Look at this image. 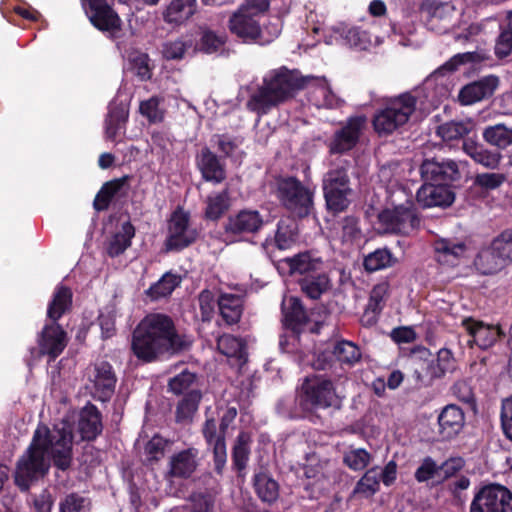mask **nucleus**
<instances>
[{
  "label": "nucleus",
  "mask_w": 512,
  "mask_h": 512,
  "mask_svg": "<svg viewBox=\"0 0 512 512\" xmlns=\"http://www.w3.org/2000/svg\"><path fill=\"white\" fill-rule=\"evenodd\" d=\"M507 181L504 173L484 172L478 173L474 177V186L485 191L496 190Z\"/></svg>",
  "instance_id": "6e6d98bb"
},
{
  "label": "nucleus",
  "mask_w": 512,
  "mask_h": 512,
  "mask_svg": "<svg viewBox=\"0 0 512 512\" xmlns=\"http://www.w3.org/2000/svg\"><path fill=\"white\" fill-rule=\"evenodd\" d=\"M507 26L499 35L495 44V53L499 57H506L512 50V11L507 12Z\"/></svg>",
  "instance_id": "13d9d810"
},
{
  "label": "nucleus",
  "mask_w": 512,
  "mask_h": 512,
  "mask_svg": "<svg viewBox=\"0 0 512 512\" xmlns=\"http://www.w3.org/2000/svg\"><path fill=\"white\" fill-rule=\"evenodd\" d=\"M496 248H498L506 260L512 263V228L506 229L494 239Z\"/></svg>",
  "instance_id": "774afa93"
},
{
  "label": "nucleus",
  "mask_w": 512,
  "mask_h": 512,
  "mask_svg": "<svg viewBox=\"0 0 512 512\" xmlns=\"http://www.w3.org/2000/svg\"><path fill=\"white\" fill-rule=\"evenodd\" d=\"M397 259L387 248H379L365 256L363 266L368 272H375L393 266Z\"/></svg>",
  "instance_id": "37998d69"
},
{
  "label": "nucleus",
  "mask_w": 512,
  "mask_h": 512,
  "mask_svg": "<svg viewBox=\"0 0 512 512\" xmlns=\"http://www.w3.org/2000/svg\"><path fill=\"white\" fill-rule=\"evenodd\" d=\"M421 10L429 15L428 26L438 32H446L450 26V18L453 9L450 5L434 0H425L421 4Z\"/></svg>",
  "instance_id": "bb28decb"
},
{
  "label": "nucleus",
  "mask_w": 512,
  "mask_h": 512,
  "mask_svg": "<svg viewBox=\"0 0 512 512\" xmlns=\"http://www.w3.org/2000/svg\"><path fill=\"white\" fill-rule=\"evenodd\" d=\"M60 512H89V501L76 493H71L60 502Z\"/></svg>",
  "instance_id": "e2e57ef3"
},
{
  "label": "nucleus",
  "mask_w": 512,
  "mask_h": 512,
  "mask_svg": "<svg viewBox=\"0 0 512 512\" xmlns=\"http://www.w3.org/2000/svg\"><path fill=\"white\" fill-rule=\"evenodd\" d=\"M414 371L413 377L417 383L428 386L434 379L443 377V374L437 371L434 360L431 361H413Z\"/></svg>",
  "instance_id": "8fccbe9b"
},
{
  "label": "nucleus",
  "mask_w": 512,
  "mask_h": 512,
  "mask_svg": "<svg viewBox=\"0 0 512 512\" xmlns=\"http://www.w3.org/2000/svg\"><path fill=\"white\" fill-rule=\"evenodd\" d=\"M91 395L94 399L105 402L109 400L115 391L116 376L112 366L107 362L95 364L89 372Z\"/></svg>",
  "instance_id": "dca6fc26"
},
{
  "label": "nucleus",
  "mask_w": 512,
  "mask_h": 512,
  "mask_svg": "<svg viewBox=\"0 0 512 512\" xmlns=\"http://www.w3.org/2000/svg\"><path fill=\"white\" fill-rule=\"evenodd\" d=\"M500 424L504 436L512 442V395L502 400Z\"/></svg>",
  "instance_id": "0e129e2a"
},
{
  "label": "nucleus",
  "mask_w": 512,
  "mask_h": 512,
  "mask_svg": "<svg viewBox=\"0 0 512 512\" xmlns=\"http://www.w3.org/2000/svg\"><path fill=\"white\" fill-rule=\"evenodd\" d=\"M343 461L352 470H362L370 463L371 455L362 448L351 449L345 453Z\"/></svg>",
  "instance_id": "680f3d73"
},
{
  "label": "nucleus",
  "mask_w": 512,
  "mask_h": 512,
  "mask_svg": "<svg viewBox=\"0 0 512 512\" xmlns=\"http://www.w3.org/2000/svg\"><path fill=\"white\" fill-rule=\"evenodd\" d=\"M202 394L198 389H192L184 395L176 408V421L188 422L198 409Z\"/></svg>",
  "instance_id": "a19ab883"
},
{
  "label": "nucleus",
  "mask_w": 512,
  "mask_h": 512,
  "mask_svg": "<svg viewBox=\"0 0 512 512\" xmlns=\"http://www.w3.org/2000/svg\"><path fill=\"white\" fill-rule=\"evenodd\" d=\"M439 478V466L431 457H426L415 471L418 482H425L433 478Z\"/></svg>",
  "instance_id": "69168bd1"
},
{
  "label": "nucleus",
  "mask_w": 512,
  "mask_h": 512,
  "mask_svg": "<svg viewBox=\"0 0 512 512\" xmlns=\"http://www.w3.org/2000/svg\"><path fill=\"white\" fill-rule=\"evenodd\" d=\"M276 195L280 203L297 217H306L313 209L314 192L294 177L279 179Z\"/></svg>",
  "instance_id": "0eeeda50"
},
{
  "label": "nucleus",
  "mask_w": 512,
  "mask_h": 512,
  "mask_svg": "<svg viewBox=\"0 0 512 512\" xmlns=\"http://www.w3.org/2000/svg\"><path fill=\"white\" fill-rule=\"evenodd\" d=\"M230 196L227 189L209 195L206 199L205 216L210 220H217L229 209Z\"/></svg>",
  "instance_id": "c03bdc74"
},
{
  "label": "nucleus",
  "mask_w": 512,
  "mask_h": 512,
  "mask_svg": "<svg viewBox=\"0 0 512 512\" xmlns=\"http://www.w3.org/2000/svg\"><path fill=\"white\" fill-rule=\"evenodd\" d=\"M386 294L387 286L385 284L376 285L372 289L364 313V317L367 318V323L373 324L376 322V316L380 313V311L383 308Z\"/></svg>",
  "instance_id": "49530a36"
},
{
  "label": "nucleus",
  "mask_w": 512,
  "mask_h": 512,
  "mask_svg": "<svg viewBox=\"0 0 512 512\" xmlns=\"http://www.w3.org/2000/svg\"><path fill=\"white\" fill-rule=\"evenodd\" d=\"M470 512H512V493L502 485L485 486L474 496Z\"/></svg>",
  "instance_id": "9d476101"
},
{
  "label": "nucleus",
  "mask_w": 512,
  "mask_h": 512,
  "mask_svg": "<svg viewBox=\"0 0 512 512\" xmlns=\"http://www.w3.org/2000/svg\"><path fill=\"white\" fill-rule=\"evenodd\" d=\"M341 229V239L343 243H353L360 238V229L358 227L357 219L352 216H348L343 219Z\"/></svg>",
  "instance_id": "338daca9"
},
{
  "label": "nucleus",
  "mask_w": 512,
  "mask_h": 512,
  "mask_svg": "<svg viewBox=\"0 0 512 512\" xmlns=\"http://www.w3.org/2000/svg\"><path fill=\"white\" fill-rule=\"evenodd\" d=\"M251 442V436L247 432L242 431L236 437L232 449V460L234 467L238 471L244 470L247 466L251 451Z\"/></svg>",
  "instance_id": "58836bf2"
},
{
  "label": "nucleus",
  "mask_w": 512,
  "mask_h": 512,
  "mask_svg": "<svg viewBox=\"0 0 512 512\" xmlns=\"http://www.w3.org/2000/svg\"><path fill=\"white\" fill-rule=\"evenodd\" d=\"M508 264L502 252L496 248L494 240L490 246L480 250L474 260L476 269L483 275L495 274Z\"/></svg>",
  "instance_id": "393cba45"
},
{
  "label": "nucleus",
  "mask_w": 512,
  "mask_h": 512,
  "mask_svg": "<svg viewBox=\"0 0 512 512\" xmlns=\"http://www.w3.org/2000/svg\"><path fill=\"white\" fill-rule=\"evenodd\" d=\"M483 139L490 145L505 149L512 144V128L504 124L488 126L483 130Z\"/></svg>",
  "instance_id": "ea45409f"
},
{
  "label": "nucleus",
  "mask_w": 512,
  "mask_h": 512,
  "mask_svg": "<svg viewBox=\"0 0 512 512\" xmlns=\"http://www.w3.org/2000/svg\"><path fill=\"white\" fill-rule=\"evenodd\" d=\"M72 303V292L69 288L60 286L56 289L53 298L48 306L47 316L51 321L59 320L70 308Z\"/></svg>",
  "instance_id": "c9c22d12"
},
{
  "label": "nucleus",
  "mask_w": 512,
  "mask_h": 512,
  "mask_svg": "<svg viewBox=\"0 0 512 512\" xmlns=\"http://www.w3.org/2000/svg\"><path fill=\"white\" fill-rule=\"evenodd\" d=\"M218 307L223 320L228 325L235 324L242 315V297L235 294L223 293L218 298Z\"/></svg>",
  "instance_id": "72a5a7b5"
},
{
  "label": "nucleus",
  "mask_w": 512,
  "mask_h": 512,
  "mask_svg": "<svg viewBox=\"0 0 512 512\" xmlns=\"http://www.w3.org/2000/svg\"><path fill=\"white\" fill-rule=\"evenodd\" d=\"M73 430L65 421L52 428L39 425L26 452L20 457L15 472L16 484L27 490L30 484L44 476L50 460L60 470H67L72 463Z\"/></svg>",
  "instance_id": "f257e3e1"
},
{
  "label": "nucleus",
  "mask_w": 512,
  "mask_h": 512,
  "mask_svg": "<svg viewBox=\"0 0 512 512\" xmlns=\"http://www.w3.org/2000/svg\"><path fill=\"white\" fill-rule=\"evenodd\" d=\"M128 117V113L124 108L115 107L111 109L105 120V136L109 140H114L123 127Z\"/></svg>",
  "instance_id": "603ef678"
},
{
  "label": "nucleus",
  "mask_w": 512,
  "mask_h": 512,
  "mask_svg": "<svg viewBox=\"0 0 512 512\" xmlns=\"http://www.w3.org/2000/svg\"><path fill=\"white\" fill-rule=\"evenodd\" d=\"M83 6L90 22L99 30L114 36L121 30L122 21L106 0H84Z\"/></svg>",
  "instance_id": "f8f14e48"
},
{
  "label": "nucleus",
  "mask_w": 512,
  "mask_h": 512,
  "mask_svg": "<svg viewBox=\"0 0 512 512\" xmlns=\"http://www.w3.org/2000/svg\"><path fill=\"white\" fill-rule=\"evenodd\" d=\"M499 84L496 76L489 75L478 81L472 82L464 86L458 95L459 101L463 105H471L490 97Z\"/></svg>",
  "instance_id": "412c9836"
},
{
  "label": "nucleus",
  "mask_w": 512,
  "mask_h": 512,
  "mask_svg": "<svg viewBox=\"0 0 512 512\" xmlns=\"http://www.w3.org/2000/svg\"><path fill=\"white\" fill-rule=\"evenodd\" d=\"M135 235V229L130 222H124L121 229L110 239L107 246V253L111 257L122 254L130 245Z\"/></svg>",
  "instance_id": "e433bc0d"
},
{
  "label": "nucleus",
  "mask_w": 512,
  "mask_h": 512,
  "mask_svg": "<svg viewBox=\"0 0 512 512\" xmlns=\"http://www.w3.org/2000/svg\"><path fill=\"white\" fill-rule=\"evenodd\" d=\"M462 149L476 164L488 170H496L500 166L502 155L487 149L483 144L471 139L464 140Z\"/></svg>",
  "instance_id": "a878e982"
},
{
  "label": "nucleus",
  "mask_w": 512,
  "mask_h": 512,
  "mask_svg": "<svg viewBox=\"0 0 512 512\" xmlns=\"http://www.w3.org/2000/svg\"><path fill=\"white\" fill-rule=\"evenodd\" d=\"M300 290L312 300H318L331 288V280L328 274L317 272L308 274L299 280Z\"/></svg>",
  "instance_id": "7c9ffc66"
},
{
  "label": "nucleus",
  "mask_w": 512,
  "mask_h": 512,
  "mask_svg": "<svg viewBox=\"0 0 512 512\" xmlns=\"http://www.w3.org/2000/svg\"><path fill=\"white\" fill-rule=\"evenodd\" d=\"M199 450L189 447L174 453L169 460V474L172 477L187 479L199 465Z\"/></svg>",
  "instance_id": "4be33fe9"
},
{
  "label": "nucleus",
  "mask_w": 512,
  "mask_h": 512,
  "mask_svg": "<svg viewBox=\"0 0 512 512\" xmlns=\"http://www.w3.org/2000/svg\"><path fill=\"white\" fill-rule=\"evenodd\" d=\"M180 283L181 278L179 276L167 272L147 290V295L154 300L166 297L170 295Z\"/></svg>",
  "instance_id": "de8ad7c7"
},
{
  "label": "nucleus",
  "mask_w": 512,
  "mask_h": 512,
  "mask_svg": "<svg viewBox=\"0 0 512 512\" xmlns=\"http://www.w3.org/2000/svg\"><path fill=\"white\" fill-rule=\"evenodd\" d=\"M200 40L197 47L200 51L211 54L219 51L225 44L226 37L223 34H217L208 27H200Z\"/></svg>",
  "instance_id": "3c124183"
},
{
  "label": "nucleus",
  "mask_w": 512,
  "mask_h": 512,
  "mask_svg": "<svg viewBox=\"0 0 512 512\" xmlns=\"http://www.w3.org/2000/svg\"><path fill=\"white\" fill-rule=\"evenodd\" d=\"M217 348L227 357L245 361V346L241 339L232 335H222L217 340Z\"/></svg>",
  "instance_id": "09e8293b"
},
{
  "label": "nucleus",
  "mask_w": 512,
  "mask_h": 512,
  "mask_svg": "<svg viewBox=\"0 0 512 512\" xmlns=\"http://www.w3.org/2000/svg\"><path fill=\"white\" fill-rule=\"evenodd\" d=\"M380 489L379 468L373 467L367 470L356 483L353 494L361 495L365 498L372 497Z\"/></svg>",
  "instance_id": "79ce46f5"
},
{
  "label": "nucleus",
  "mask_w": 512,
  "mask_h": 512,
  "mask_svg": "<svg viewBox=\"0 0 512 512\" xmlns=\"http://www.w3.org/2000/svg\"><path fill=\"white\" fill-rule=\"evenodd\" d=\"M263 225L264 218L259 211L243 209L228 217L224 224V231L226 235L237 237L256 233Z\"/></svg>",
  "instance_id": "f3484780"
},
{
  "label": "nucleus",
  "mask_w": 512,
  "mask_h": 512,
  "mask_svg": "<svg viewBox=\"0 0 512 512\" xmlns=\"http://www.w3.org/2000/svg\"><path fill=\"white\" fill-rule=\"evenodd\" d=\"M197 238V232L189 224V216L183 211L173 213L168 227L166 247L168 250H181Z\"/></svg>",
  "instance_id": "2eb2a0df"
},
{
  "label": "nucleus",
  "mask_w": 512,
  "mask_h": 512,
  "mask_svg": "<svg viewBox=\"0 0 512 512\" xmlns=\"http://www.w3.org/2000/svg\"><path fill=\"white\" fill-rule=\"evenodd\" d=\"M198 167L206 181L221 183L226 178L224 166L208 148H203L197 158Z\"/></svg>",
  "instance_id": "c85d7f7f"
},
{
  "label": "nucleus",
  "mask_w": 512,
  "mask_h": 512,
  "mask_svg": "<svg viewBox=\"0 0 512 512\" xmlns=\"http://www.w3.org/2000/svg\"><path fill=\"white\" fill-rule=\"evenodd\" d=\"M192 338L179 334L172 319L164 314H149L141 320L133 332L131 348L134 355L152 362L165 354H176L188 350Z\"/></svg>",
  "instance_id": "7ed1b4c3"
},
{
  "label": "nucleus",
  "mask_w": 512,
  "mask_h": 512,
  "mask_svg": "<svg viewBox=\"0 0 512 512\" xmlns=\"http://www.w3.org/2000/svg\"><path fill=\"white\" fill-rule=\"evenodd\" d=\"M126 177L114 179L103 185L101 190L96 195L94 206L97 210H104L108 207L111 199L123 187Z\"/></svg>",
  "instance_id": "864d4df0"
},
{
  "label": "nucleus",
  "mask_w": 512,
  "mask_h": 512,
  "mask_svg": "<svg viewBox=\"0 0 512 512\" xmlns=\"http://www.w3.org/2000/svg\"><path fill=\"white\" fill-rule=\"evenodd\" d=\"M323 195L327 209L340 213L348 208L351 203L353 189L348 175L346 162L332 166L322 179Z\"/></svg>",
  "instance_id": "423d86ee"
},
{
  "label": "nucleus",
  "mask_w": 512,
  "mask_h": 512,
  "mask_svg": "<svg viewBox=\"0 0 512 512\" xmlns=\"http://www.w3.org/2000/svg\"><path fill=\"white\" fill-rule=\"evenodd\" d=\"M205 416L202 434L207 445L213 449L215 471L222 474L227 461L226 431H222L220 425L218 428L217 417L213 411L207 409Z\"/></svg>",
  "instance_id": "9b49d317"
},
{
  "label": "nucleus",
  "mask_w": 512,
  "mask_h": 512,
  "mask_svg": "<svg viewBox=\"0 0 512 512\" xmlns=\"http://www.w3.org/2000/svg\"><path fill=\"white\" fill-rule=\"evenodd\" d=\"M197 0H170L162 17L169 25L181 26L187 23L197 12Z\"/></svg>",
  "instance_id": "b1692460"
},
{
  "label": "nucleus",
  "mask_w": 512,
  "mask_h": 512,
  "mask_svg": "<svg viewBox=\"0 0 512 512\" xmlns=\"http://www.w3.org/2000/svg\"><path fill=\"white\" fill-rule=\"evenodd\" d=\"M196 381L194 373L183 371L175 377L171 378L168 386L171 392L176 395L187 394L190 390L194 389L193 385Z\"/></svg>",
  "instance_id": "bf43d9fd"
},
{
  "label": "nucleus",
  "mask_w": 512,
  "mask_h": 512,
  "mask_svg": "<svg viewBox=\"0 0 512 512\" xmlns=\"http://www.w3.org/2000/svg\"><path fill=\"white\" fill-rule=\"evenodd\" d=\"M390 202L393 209H385L379 214V221L385 232L410 234L420 223L414 210L413 195L405 188L398 187L391 191Z\"/></svg>",
  "instance_id": "20e7f679"
},
{
  "label": "nucleus",
  "mask_w": 512,
  "mask_h": 512,
  "mask_svg": "<svg viewBox=\"0 0 512 512\" xmlns=\"http://www.w3.org/2000/svg\"><path fill=\"white\" fill-rule=\"evenodd\" d=\"M309 88V100L318 108H333L338 98L325 78L303 77L298 71L280 68L264 78L262 86L247 101V108L259 116L291 98L300 89Z\"/></svg>",
  "instance_id": "f03ea898"
},
{
  "label": "nucleus",
  "mask_w": 512,
  "mask_h": 512,
  "mask_svg": "<svg viewBox=\"0 0 512 512\" xmlns=\"http://www.w3.org/2000/svg\"><path fill=\"white\" fill-rule=\"evenodd\" d=\"M473 126L471 120L449 121L437 128V134L444 141L457 140L468 135L472 131Z\"/></svg>",
  "instance_id": "a18cd8bd"
},
{
  "label": "nucleus",
  "mask_w": 512,
  "mask_h": 512,
  "mask_svg": "<svg viewBox=\"0 0 512 512\" xmlns=\"http://www.w3.org/2000/svg\"><path fill=\"white\" fill-rule=\"evenodd\" d=\"M417 202L425 208L434 206H449L454 201L453 193L446 185L425 182L417 191Z\"/></svg>",
  "instance_id": "aec40b11"
},
{
  "label": "nucleus",
  "mask_w": 512,
  "mask_h": 512,
  "mask_svg": "<svg viewBox=\"0 0 512 512\" xmlns=\"http://www.w3.org/2000/svg\"><path fill=\"white\" fill-rule=\"evenodd\" d=\"M462 326L472 337L469 343H474L481 349H487L494 345L501 335V330L498 326L485 324L471 317L464 318L462 320Z\"/></svg>",
  "instance_id": "a211bd4d"
},
{
  "label": "nucleus",
  "mask_w": 512,
  "mask_h": 512,
  "mask_svg": "<svg viewBox=\"0 0 512 512\" xmlns=\"http://www.w3.org/2000/svg\"><path fill=\"white\" fill-rule=\"evenodd\" d=\"M192 47V40L175 39L167 41L162 46V54L167 60H180L186 51Z\"/></svg>",
  "instance_id": "4d7b16f0"
},
{
  "label": "nucleus",
  "mask_w": 512,
  "mask_h": 512,
  "mask_svg": "<svg viewBox=\"0 0 512 512\" xmlns=\"http://www.w3.org/2000/svg\"><path fill=\"white\" fill-rule=\"evenodd\" d=\"M367 123L363 115L350 117L329 141L328 147L331 153H344L351 150L359 141L360 135Z\"/></svg>",
  "instance_id": "4468645a"
},
{
  "label": "nucleus",
  "mask_w": 512,
  "mask_h": 512,
  "mask_svg": "<svg viewBox=\"0 0 512 512\" xmlns=\"http://www.w3.org/2000/svg\"><path fill=\"white\" fill-rule=\"evenodd\" d=\"M417 98L403 93L389 99L373 118V126L379 135H388L405 125L416 109Z\"/></svg>",
  "instance_id": "39448f33"
},
{
  "label": "nucleus",
  "mask_w": 512,
  "mask_h": 512,
  "mask_svg": "<svg viewBox=\"0 0 512 512\" xmlns=\"http://www.w3.org/2000/svg\"><path fill=\"white\" fill-rule=\"evenodd\" d=\"M78 428L83 440H94L102 432L101 415L94 405H86L81 410Z\"/></svg>",
  "instance_id": "c756f323"
},
{
  "label": "nucleus",
  "mask_w": 512,
  "mask_h": 512,
  "mask_svg": "<svg viewBox=\"0 0 512 512\" xmlns=\"http://www.w3.org/2000/svg\"><path fill=\"white\" fill-rule=\"evenodd\" d=\"M139 111L150 123H159L164 118V110L160 108V99L158 97H151L148 100L142 101Z\"/></svg>",
  "instance_id": "052dcab7"
},
{
  "label": "nucleus",
  "mask_w": 512,
  "mask_h": 512,
  "mask_svg": "<svg viewBox=\"0 0 512 512\" xmlns=\"http://www.w3.org/2000/svg\"><path fill=\"white\" fill-rule=\"evenodd\" d=\"M283 321L287 327L297 329L308 321V315L300 299L294 296L285 297L282 301Z\"/></svg>",
  "instance_id": "2f4dec72"
},
{
  "label": "nucleus",
  "mask_w": 512,
  "mask_h": 512,
  "mask_svg": "<svg viewBox=\"0 0 512 512\" xmlns=\"http://www.w3.org/2000/svg\"><path fill=\"white\" fill-rule=\"evenodd\" d=\"M268 8L267 0H250L242 4L229 20L230 31L244 41L256 40L261 29L255 17Z\"/></svg>",
  "instance_id": "1a4fd4ad"
},
{
  "label": "nucleus",
  "mask_w": 512,
  "mask_h": 512,
  "mask_svg": "<svg viewBox=\"0 0 512 512\" xmlns=\"http://www.w3.org/2000/svg\"><path fill=\"white\" fill-rule=\"evenodd\" d=\"M39 349L42 354L49 355L52 359L58 357L67 345V335L57 321L46 324L38 339Z\"/></svg>",
  "instance_id": "6ab92c4d"
},
{
  "label": "nucleus",
  "mask_w": 512,
  "mask_h": 512,
  "mask_svg": "<svg viewBox=\"0 0 512 512\" xmlns=\"http://www.w3.org/2000/svg\"><path fill=\"white\" fill-rule=\"evenodd\" d=\"M254 488L263 502L273 503L278 499L279 485L266 473H258L255 475Z\"/></svg>",
  "instance_id": "4c0bfd02"
},
{
  "label": "nucleus",
  "mask_w": 512,
  "mask_h": 512,
  "mask_svg": "<svg viewBox=\"0 0 512 512\" xmlns=\"http://www.w3.org/2000/svg\"><path fill=\"white\" fill-rule=\"evenodd\" d=\"M464 424V412L456 405H447L438 416L439 434L444 440H450L458 435Z\"/></svg>",
  "instance_id": "5701e85b"
},
{
  "label": "nucleus",
  "mask_w": 512,
  "mask_h": 512,
  "mask_svg": "<svg viewBox=\"0 0 512 512\" xmlns=\"http://www.w3.org/2000/svg\"><path fill=\"white\" fill-rule=\"evenodd\" d=\"M420 173L425 182H435L446 186L461 177L456 161L439 157L424 160L420 167Z\"/></svg>",
  "instance_id": "ddd939ff"
},
{
  "label": "nucleus",
  "mask_w": 512,
  "mask_h": 512,
  "mask_svg": "<svg viewBox=\"0 0 512 512\" xmlns=\"http://www.w3.org/2000/svg\"><path fill=\"white\" fill-rule=\"evenodd\" d=\"M437 260L441 263L454 265L466 252L464 242L439 239L434 243Z\"/></svg>",
  "instance_id": "473e14b6"
},
{
  "label": "nucleus",
  "mask_w": 512,
  "mask_h": 512,
  "mask_svg": "<svg viewBox=\"0 0 512 512\" xmlns=\"http://www.w3.org/2000/svg\"><path fill=\"white\" fill-rule=\"evenodd\" d=\"M333 354L345 364L353 365L361 359L359 347L351 341L342 340L335 344Z\"/></svg>",
  "instance_id": "5fc2aeb1"
},
{
  "label": "nucleus",
  "mask_w": 512,
  "mask_h": 512,
  "mask_svg": "<svg viewBox=\"0 0 512 512\" xmlns=\"http://www.w3.org/2000/svg\"><path fill=\"white\" fill-rule=\"evenodd\" d=\"M298 239V226L295 220L281 219L277 224L275 245L281 250L289 249Z\"/></svg>",
  "instance_id": "f704fd0d"
},
{
  "label": "nucleus",
  "mask_w": 512,
  "mask_h": 512,
  "mask_svg": "<svg viewBox=\"0 0 512 512\" xmlns=\"http://www.w3.org/2000/svg\"><path fill=\"white\" fill-rule=\"evenodd\" d=\"M300 406L306 410H318L341 407V398L337 395L331 380L317 377L306 378L301 388Z\"/></svg>",
  "instance_id": "6e6552de"
},
{
  "label": "nucleus",
  "mask_w": 512,
  "mask_h": 512,
  "mask_svg": "<svg viewBox=\"0 0 512 512\" xmlns=\"http://www.w3.org/2000/svg\"><path fill=\"white\" fill-rule=\"evenodd\" d=\"M285 261L291 274L298 273L303 276L320 272L324 266L323 259L312 251L300 252Z\"/></svg>",
  "instance_id": "cd10ccee"
}]
</instances>
